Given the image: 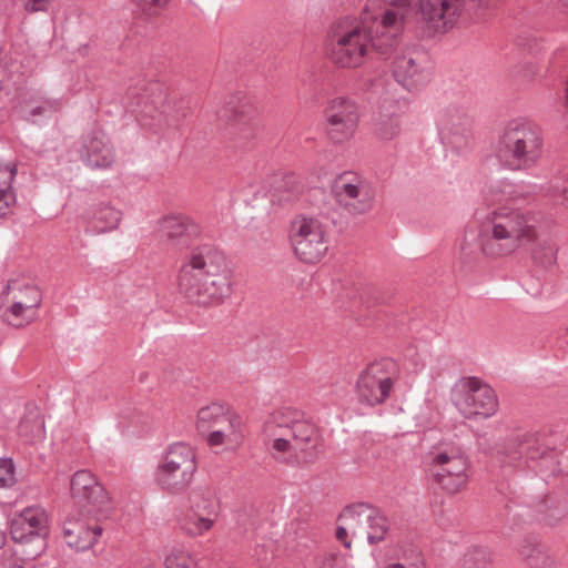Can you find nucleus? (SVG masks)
Here are the masks:
<instances>
[{
    "instance_id": "1",
    "label": "nucleus",
    "mask_w": 568,
    "mask_h": 568,
    "mask_svg": "<svg viewBox=\"0 0 568 568\" xmlns=\"http://www.w3.org/2000/svg\"><path fill=\"white\" fill-rule=\"evenodd\" d=\"M414 12L410 0H395L379 14L366 11L362 21L341 20L331 38L328 53L332 62L342 68H356L371 50L387 53Z\"/></svg>"
},
{
    "instance_id": "2",
    "label": "nucleus",
    "mask_w": 568,
    "mask_h": 568,
    "mask_svg": "<svg viewBox=\"0 0 568 568\" xmlns=\"http://www.w3.org/2000/svg\"><path fill=\"white\" fill-rule=\"evenodd\" d=\"M179 287L191 303L200 306L224 303L233 292L225 255L210 244L193 247L181 264Z\"/></svg>"
},
{
    "instance_id": "3",
    "label": "nucleus",
    "mask_w": 568,
    "mask_h": 568,
    "mask_svg": "<svg viewBox=\"0 0 568 568\" xmlns=\"http://www.w3.org/2000/svg\"><path fill=\"white\" fill-rule=\"evenodd\" d=\"M537 237L532 215L518 209L500 206L480 221L478 241L481 253L499 258L515 254Z\"/></svg>"
},
{
    "instance_id": "4",
    "label": "nucleus",
    "mask_w": 568,
    "mask_h": 568,
    "mask_svg": "<svg viewBox=\"0 0 568 568\" xmlns=\"http://www.w3.org/2000/svg\"><path fill=\"white\" fill-rule=\"evenodd\" d=\"M317 432L307 420L286 418L283 413L274 414L266 423L267 449L278 463L306 467L317 459Z\"/></svg>"
},
{
    "instance_id": "5",
    "label": "nucleus",
    "mask_w": 568,
    "mask_h": 568,
    "mask_svg": "<svg viewBox=\"0 0 568 568\" xmlns=\"http://www.w3.org/2000/svg\"><path fill=\"white\" fill-rule=\"evenodd\" d=\"M544 155V136L534 122L517 118L508 121L493 145V156L508 171H526L537 166Z\"/></svg>"
},
{
    "instance_id": "6",
    "label": "nucleus",
    "mask_w": 568,
    "mask_h": 568,
    "mask_svg": "<svg viewBox=\"0 0 568 568\" xmlns=\"http://www.w3.org/2000/svg\"><path fill=\"white\" fill-rule=\"evenodd\" d=\"M197 470V455L185 442L170 444L161 455L154 473V481L161 488L179 493L191 485Z\"/></svg>"
},
{
    "instance_id": "7",
    "label": "nucleus",
    "mask_w": 568,
    "mask_h": 568,
    "mask_svg": "<svg viewBox=\"0 0 568 568\" xmlns=\"http://www.w3.org/2000/svg\"><path fill=\"white\" fill-rule=\"evenodd\" d=\"M469 462L464 448L456 443L443 442L427 455V470L446 491H460L468 483Z\"/></svg>"
},
{
    "instance_id": "8",
    "label": "nucleus",
    "mask_w": 568,
    "mask_h": 568,
    "mask_svg": "<svg viewBox=\"0 0 568 568\" xmlns=\"http://www.w3.org/2000/svg\"><path fill=\"white\" fill-rule=\"evenodd\" d=\"M11 538L21 546L19 552L24 560H34L47 549L49 517L44 508L32 506L17 514L10 525Z\"/></svg>"
},
{
    "instance_id": "9",
    "label": "nucleus",
    "mask_w": 568,
    "mask_h": 568,
    "mask_svg": "<svg viewBox=\"0 0 568 568\" xmlns=\"http://www.w3.org/2000/svg\"><path fill=\"white\" fill-rule=\"evenodd\" d=\"M399 377V369L390 358L369 364L358 376L356 397L362 405L373 407L389 398Z\"/></svg>"
},
{
    "instance_id": "10",
    "label": "nucleus",
    "mask_w": 568,
    "mask_h": 568,
    "mask_svg": "<svg viewBox=\"0 0 568 568\" xmlns=\"http://www.w3.org/2000/svg\"><path fill=\"white\" fill-rule=\"evenodd\" d=\"M453 404L468 419H486L498 409L495 390L477 377L460 379L453 388Z\"/></svg>"
},
{
    "instance_id": "11",
    "label": "nucleus",
    "mask_w": 568,
    "mask_h": 568,
    "mask_svg": "<svg viewBox=\"0 0 568 568\" xmlns=\"http://www.w3.org/2000/svg\"><path fill=\"white\" fill-rule=\"evenodd\" d=\"M332 195L336 204L347 214L363 215L373 210L376 192L363 176L343 173L334 180Z\"/></svg>"
},
{
    "instance_id": "12",
    "label": "nucleus",
    "mask_w": 568,
    "mask_h": 568,
    "mask_svg": "<svg viewBox=\"0 0 568 568\" xmlns=\"http://www.w3.org/2000/svg\"><path fill=\"white\" fill-rule=\"evenodd\" d=\"M291 241L296 256L310 264L320 262L328 250L327 229L316 217L295 219L291 227Z\"/></svg>"
},
{
    "instance_id": "13",
    "label": "nucleus",
    "mask_w": 568,
    "mask_h": 568,
    "mask_svg": "<svg viewBox=\"0 0 568 568\" xmlns=\"http://www.w3.org/2000/svg\"><path fill=\"white\" fill-rule=\"evenodd\" d=\"M358 104L348 98L338 97L326 109V134L336 144L351 141L358 129Z\"/></svg>"
},
{
    "instance_id": "14",
    "label": "nucleus",
    "mask_w": 568,
    "mask_h": 568,
    "mask_svg": "<svg viewBox=\"0 0 568 568\" xmlns=\"http://www.w3.org/2000/svg\"><path fill=\"white\" fill-rule=\"evenodd\" d=\"M7 293L12 298V304L4 312V318L10 325L22 327L37 318L42 302V294L37 286L11 281L7 285Z\"/></svg>"
},
{
    "instance_id": "15",
    "label": "nucleus",
    "mask_w": 568,
    "mask_h": 568,
    "mask_svg": "<svg viewBox=\"0 0 568 568\" xmlns=\"http://www.w3.org/2000/svg\"><path fill=\"white\" fill-rule=\"evenodd\" d=\"M70 493L75 504L88 515L98 516L109 509L110 498L95 475L88 469L77 470L70 480Z\"/></svg>"
},
{
    "instance_id": "16",
    "label": "nucleus",
    "mask_w": 568,
    "mask_h": 568,
    "mask_svg": "<svg viewBox=\"0 0 568 568\" xmlns=\"http://www.w3.org/2000/svg\"><path fill=\"white\" fill-rule=\"evenodd\" d=\"M423 21L434 32L454 28L466 13L465 0H419Z\"/></svg>"
},
{
    "instance_id": "17",
    "label": "nucleus",
    "mask_w": 568,
    "mask_h": 568,
    "mask_svg": "<svg viewBox=\"0 0 568 568\" xmlns=\"http://www.w3.org/2000/svg\"><path fill=\"white\" fill-rule=\"evenodd\" d=\"M62 535L70 548L77 551H85L92 548L102 535V527L72 511L64 519Z\"/></svg>"
},
{
    "instance_id": "18",
    "label": "nucleus",
    "mask_w": 568,
    "mask_h": 568,
    "mask_svg": "<svg viewBox=\"0 0 568 568\" xmlns=\"http://www.w3.org/2000/svg\"><path fill=\"white\" fill-rule=\"evenodd\" d=\"M395 80L407 91H417L429 81V73L415 51L397 53L393 60Z\"/></svg>"
},
{
    "instance_id": "19",
    "label": "nucleus",
    "mask_w": 568,
    "mask_h": 568,
    "mask_svg": "<svg viewBox=\"0 0 568 568\" xmlns=\"http://www.w3.org/2000/svg\"><path fill=\"white\" fill-rule=\"evenodd\" d=\"M80 159L92 169H108L115 161V152L102 131H93L81 138L78 149Z\"/></svg>"
},
{
    "instance_id": "20",
    "label": "nucleus",
    "mask_w": 568,
    "mask_h": 568,
    "mask_svg": "<svg viewBox=\"0 0 568 568\" xmlns=\"http://www.w3.org/2000/svg\"><path fill=\"white\" fill-rule=\"evenodd\" d=\"M438 134L444 144L455 149L466 145L470 133V120L459 110H447L437 121Z\"/></svg>"
},
{
    "instance_id": "21",
    "label": "nucleus",
    "mask_w": 568,
    "mask_h": 568,
    "mask_svg": "<svg viewBox=\"0 0 568 568\" xmlns=\"http://www.w3.org/2000/svg\"><path fill=\"white\" fill-rule=\"evenodd\" d=\"M406 109L405 100H385L382 103L375 129L379 140L390 141L402 133Z\"/></svg>"
},
{
    "instance_id": "22",
    "label": "nucleus",
    "mask_w": 568,
    "mask_h": 568,
    "mask_svg": "<svg viewBox=\"0 0 568 568\" xmlns=\"http://www.w3.org/2000/svg\"><path fill=\"white\" fill-rule=\"evenodd\" d=\"M244 424L242 418L231 412L224 420L213 429L205 442L210 447H222L223 450L234 452L244 443Z\"/></svg>"
},
{
    "instance_id": "23",
    "label": "nucleus",
    "mask_w": 568,
    "mask_h": 568,
    "mask_svg": "<svg viewBox=\"0 0 568 568\" xmlns=\"http://www.w3.org/2000/svg\"><path fill=\"white\" fill-rule=\"evenodd\" d=\"M83 220L88 233L103 234L119 227L122 213L110 203H99L85 212Z\"/></svg>"
},
{
    "instance_id": "24",
    "label": "nucleus",
    "mask_w": 568,
    "mask_h": 568,
    "mask_svg": "<svg viewBox=\"0 0 568 568\" xmlns=\"http://www.w3.org/2000/svg\"><path fill=\"white\" fill-rule=\"evenodd\" d=\"M189 508L207 515L211 517L219 518L221 505L216 491L209 486L195 487L189 497Z\"/></svg>"
},
{
    "instance_id": "25",
    "label": "nucleus",
    "mask_w": 568,
    "mask_h": 568,
    "mask_svg": "<svg viewBox=\"0 0 568 568\" xmlns=\"http://www.w3.org/2000/svg\"><path fill=\"white\" fill-rule=\"evenodd\" d=\"M219 518L202 515V513L187 509L179 518L180 528L190 537H201L212 530Z\"/></svg>"
},
{
    "instance_id": "26",
    "label": "nucleus",
    "mask_w": 568,
    "mask_h": 568,
    "mask_svg": "<svg viewBox=\"0 0 568 568\" xmlns=\"http://www.w3.org/2000/svg\"><path fill=\"white\" fill-rule=\"evenodd\" d=\"M530 194L524 186L516 185L507 180L490 183L486 189V197L491 203L516 202Z\"/></svg>"
},
{
    "instance_id": "27",
    "label": "nucleus",
    "mask_w": 568,
    "mask_h": 568,
    "mask_svg": "<svg viewBox=\"0 0 568 568\" xmlns=\"http://www.w3.org/2000/svg\"><path fill=\"white\" fill-rule=\"evenodd\" d=\"M16 174V164L0 162V217L6 216L16 203V193L12 187Z\"/></svg>"
},
{
    "instance_id": "28",
    "label": "nucleus",
    "mask_w": 568,
    "mask_h": 568,
    "mask_svg": "<svg viewBox=\"0 0 568 568\" xmlns=\"http://www.w3.org/2000/svg\"><path fill=\"white\" fill-rule=\"evenodd\" d=\"M231 413L223 405L212 403L204 407H201L196 415V429L199 433L205 435V437Z\"/></svg>"
},
{
    "instance_id": "29",
    "label": "nucleus",
    "mask_w": 568,
    "mask_h": 568,
    "mask_svg": "<svg viewBox=\"0 0 568 568\" xmlns=\"http://www.w3.org/2000/svg\"><path fill=\"white\" fill-rule=\"evenodd\" d=\"M366 516V525L364 530V537L371 545L378 544L385 540L389 531V520L379 510L368 507Z\"/></svg>"
},
{
    "instance_id": "30",
    "label": "nucleus",
    "mask_w": 568,
    "mask_h": 568,
    "mask_svg": "<svg viewBox=\"0 0 568 568\" xmlns=\"http://www.w3.org/2000/svg\"><path fill=\"white\" fill-rule=\"evenodd\" d=\"M368 505L357 504L346 507L338 517V523H343L351 531L352 537H364L366 516Z\"/></svg>"
},
{
    "instance_id": "31",
    "label": "nucleus",
    "mask_w": 568,
    "mask_h": 568,
    "mask_svg": "<svg viewBox=\"0 0 568 568\" xmlns=\"http://www.w3.org/2000/svg\"><path fill=\"white\" fill-rule=\"evenodd\" d=\"M539 448L535 446L532 442H524L517 446L509 447L505 452V459L503 463L508 466H521L527 464L529 460H534L539 457Z\"/></svg>"
},
{
    "instance_id": "32",
    "label": "nucleus",
    "mask_w": 568,
    "mask_h": 568,
    "mask_svg": "<svg viewBox=\"0 0 568 568\" xmlns=\"http://www.w3.org/2000/svg\"><path fill=\"white\" fill-rule=\"evenodd\" d=\"M162 230L169 237L196 235L199 225L187 216H169L163 220Z\"/></svg>"
},
{
    "instance_id": "33",
    "label": "nucleus",
    "mask_w": 568,
    "mask_h": 568,
    "mask_svg": "<svg viewBox=\"0 0 568 568\" xmlns=\"http://www.w3.org/2000/svg\"><path fill=\"white\" fill-rule=\"evenodd\" d=\"M298 183L293 174H286L275 178V184L273 187L272 197L273 200L290 201L298 193Z\"/></svg>"
},
{
    "instance_id": "34",
    "label": "nucleus",
    "mask_w": 568,
    "mask_h": 568,
    "mask_svg": "<svg viewBox=\"0 0 568 568\" xmlns=\"http://www.w3.org/2000/svg\"><path fill=\"white\" fill-rule=\"evenodd\" d=\"M165 568H196L195 559L181 548H173L165 556Z\"/></svg>"
},
{
    "instance_id": "35",
    "label": "nucleus",
    "mask_w": 568,
    "mask_h": 568,
    "mask_svg": "<svg viewBox=\"0 0 568 568\" xmlns=\"http://www.w3.org/2000/svg\"><path fill=\"white\" fill-rule=\"evenodd\" d=\"M490 556L486 549L475 548L465 556V568H487Z\"/></svg>"
},
{
    "instance_id": "36",
    "label": "nucleus",
    "mask_w": 568,
    "mask_h": 568,
    "mask_svg": "<svg viewBox=\"0 0 568 568\" xmlns=\"http://www.w3.org/2000/svg\"><path fill=\"white\" fill-rule=\"evenodd\" d=\"M16 483V469L11 459L0 458V487H11Z\"/></svg>"
},
{
    "instance_id": "37",
    "label": "nucleus",
    "mask_w": 568,
    "mask_h": 568,
    "mask_svg": "<svg viewBox=\"0 0 568 568\" xmlns=\"http://www.w3.org/2000/svg\"><path fill=\"white\" fill-rule=\"evenodd\" d=\"M384 568H425L424 560L419 555L413 558L404 557L400 561L388 562Z\"/></svg>"
},
{
    "instance_id": "38",
    "label": "nucleus",
    "mask_w": 568,
    "mask_h": 568,
    "mask_svg": "<svg viewBox=\"0 0 568 568\" xmlns=\"http://www.w3.org/2000/svg\"><path fill=\"white\" fill-rule=\"evenodd\" d=\"M144 12L152 13L162 8L169 0H133Z\"/></svg>"
},
{
    "instance_id": "39",
    "label": "nucleus",
    "mask_w": 568,
    "mask_h": 568,
    "mask_svg": "<svg viewBox=\"0 0 568 568\" xmlns=\"http://www.w3.org/2000/svg\"><path fill=\"white\" fill-rule=\"evenodd\" d=\"M4 0H0V3ZM52 0H26L24 8L29 12L45 11Z\"/></svg>"
},
{
    "instance_id": "40",
    "label": "nucleus",
    "mask_w": 568,
    "mask_h": 568,
    "mask_svg": "<svg viewBox=\"0 0 568 568\" xmlns=\"http://www.w3.org/2000/svg\"><path fill=\"white\" fill-rule=\"evenodd\" d=\"M351 531L345 527L343 523H338L336 528V538L338 541H341L346 548L351 547L352 539H351Z\"/></svg>"
},
{
    "instance_id": "41",
    "label": "nucleus",
    "mask_w": 568,
    "mask_h": 568,
    "mask_svg": "<svg viewBox=\"0 0 568 568\" xmlns=\"http://www.w3.org/2000/svg\"><path fill=\"white\" fill-rule=\"evenodd\" d=\"M535 258L540 261V263L545 266L551 265L556 260V251L552 246H548L546 248L545 260L539 257V251H536L534 254Z\"/></svg>"
},
{
    "instance_id": "42",
    "label": "nucleus",
    "mask_w": 568,
    "mask_h": 568,
    "mask_svg": "<svg viewBox=\"0 0 568 568\" xmlns=\"http://www.w3.org/2000/svg\"><path fill=\"white\" fill-rule=\"evenodd\" d=\"M52 111H53V105L50 104V103H47L45 105H40V106L34 108L31 111V115L32 116H37L39 114H47V113H50Z\"/></svg>"
},
{
    "instance_id": "43",
    "label": "nucleus",
    "mask_w": 568,
    "mask_h": 568,
    "mask_svg": "<svg viewBox=\"0 0 568 568\" xmlns=\"http://www.w3.org/2000/svg\"><path fill=\"white\" fill-rule=\"evenodd\" d=\"M562 204L568 209V181L561 191Z\"/></svg>"
},
{
    "instance_id": "44",
    "label": "nucleus",
    "mask_w": 568,
    "mask_h": 568,
    "mask_svg": "<svg viewBox=\"0 0 568 568\" xmlns=\"http://www.w3.org/2000/svg\"><path fill=\"white\" fill-rule=\"evenodd\" d=\"M4 544V534L0 531V547Z\"/></svg>"
},
{
    "instance_id": "45",
    "label": "nucleus",
    "mask_w": 568,
    "mask_h": 568,
    "mask_svg": "<svg viewBox=\"0 0 568 568\" xmlns=\"http://www.w3.org/2000/svg\"><path fill=\"white\" fill-rule=\"evenodd\" d=\"M37 426H38V433H39V435H41V433H42V425H41V423H38Z\"/></svg>"
},
{
    "instance_id": "46",
    "label": "nucleus",
    "mask_w": 568,
    "mask_h": 568,
    "mask_svg": "<svg viewBox=\"0 0 568 568\" xmlns=\"http://www.w3.org/2000/svg\"><path fill=\"white\" fill-rule=\"evenodd\" d=\"M10 568H24L23 566L19 565V564H14L12 565Z\"/></svg>"
},
{
    "instance_id": "47",
    "label": "nucleus",
    "mask_w": 568,
    "mask_h": 568,
    "mask_svg": "<svg viewBox=\"0 0 568 568\" xmlns=\"http://www.w3.org/2000/svg\"><path fill=\"white\" fill-rule=\"evenodd\" d=\"M478 2V4H485L487 2V0H476Z\"/></svg>"
},
{
    "instance_id": "48",
    "label": "nucleus",
    "mask_w": 568,
    "mask_h": 568,
    "mask_svg": "<svg viewBox=\"0 0 568 568\" xmlns=\"http://www.w3.org/2000/svg\"><path fill=\"white\" fill-rule=\"evenodd\" d=\"M24 427H26V423H23V424L21 425V432L24 429Z\"/></svg>"
},
{
    "instance_id": "49",
    "label": "nucleus",
    "mask_w": 568,
    "mask_h": 568,
    "mask_svg": "<svg viewBox=\"0 0 568 568\" xmlns=\"http://www.w3.org/2000/svg\"><path fill=\"white\" fill-rule=\"evenodd\" d=\"M521 554H523L524 556H529V554H528V552H526V551H524V550L521 551Z\"/></svg>"
}]
</instances>
